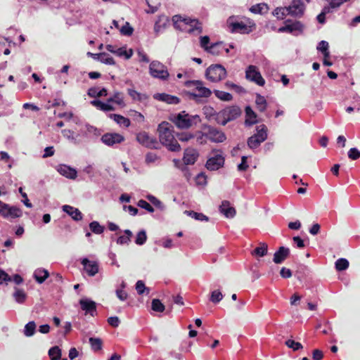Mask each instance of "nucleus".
I'll return each mask as SVG.
<instances>
[{"instance_id": "obj_40", "label": "nucleus", "mask_w": 360, "mask_h": 360, "mask_svg": "<svg viewBox=\"0 0 360 360\" xmlns=\"http://www.w3.org/2000/svg\"><path fill=\"white\" fill-rule=\"evenodd\" d=\"M349 263L347 259L340 258L335 262V269L339 271H344L349 267Z\"/></svg>"}, {"instance_id": "obj_42", "label": "nucleus", "mask_w": 360, "mask_h": 360, "mask_svg": "<svg viewBox=\"0 0 360 360\" xmlns=\"http://www.w3.org/2000/svg\"><path fill=\"white\" fill-rule=\"evenodd\" d=\"M328 43L326 41H321L317 46V49L322 52L323 54L324 58H328L329 57V51H328Z\"/></svg>"}, {"instance_id": "obj_57", "label": "nucleus", "mask_w": 360, "mask_h": 360, "mask_svg": "<svg viewBox=\"0 0 360 360\" xmlns=\"http://www.w3.org/2000/svg\"><path fill=\"white\" fill-rule=\"evenodd\" d=\"M138 206H139L141 208H143V209L146 210L149 212L152 213V212H154L153 207L148 202H147L146 200H140L138 202Z\"/></svg>"}, {"instance_id": "obj_17", "label": "nucleus", "mask_w": 360, "mask_h": 360, "mask_svg": "<svg viewBox=\"0 0 360 360\" xmlns=\"http://www.w3.org/2000/svg\"><path fill=\"white\" fill-rule=\"evenodd\" d=\"M101 140L105 144L108 146H112L115 143H120L123 141L124 137L119 134L108 133L102 136Z\"/></svg>"}, {"instance_id": "obj_23", "label": "nucleus", "mask_w": 360, "mask_h": 360, "mask_svg": "<svg viewBox=\"0 0 360 360\" xmlns=\"http://www.w3.org/2000/svg\"><path fill=\"white\" fill-rule=\"evenodd\" d=\"M154 98L157 100L166 102L169 104H177L179 102L178 97L167 94H157L154 96Z\"/></svg>"}, {"instance_id": "obj_20", "label": "nucleus", "mask_w": 360, "mask_h": 360, "mask_svg": "<svg viewBox=\"0 0 360 360\" xmlns=\"http://www.w3.org/2000/svg\"><path fill=\"white\" fill-rule=\"evenodd\" d=\"M220 212L224 214L227 218H233L236 211L233 207L230 206V202L227 200H224L219 207Z\"/></svg>"}, {"instance_id": "obj_15", "label": "nucleus", "mask_w": 360, "mask_h": 360, "mask_svg": "<svg viewBox=\"0 0 360 360\" xmlns=\"http://www.w3.org/2000/svg\"><path fill=\"white\" fill-rule=\"evenodd\" d=\"M287 8L290 15L301 16L304 13V5L301 0H293Z\"/></svg>"}, {"instance_id": "obj_36", "label": "nucleus", "mask_w": 360, "mask_h": 360, "mask_svg": "<svg viewBox=\"0 0 360 360\" xmlns=\"http://www.w3.org/2000/svg\"><path fill=\"white\" fill-rule=\"evenodd\" d=\"M35 330L36 323L33 321H30L25 326L24 334L27 337L32 336L35 333Z\"/></svg>"}, {"instance_id": "obj_39", "label": "nucleus", "mask_w": 360, "mask_h": 360, "mask_svg": "<svg viewBox=\"0 0 360 360\" xmlns=\"http://www.w3.org/2000/svg\"><path fill=\"white\" fill-rule=\"evenodd\" d=\"M195 137L196 138L197 143L200 145L206 144L208 140L205 131H196Z\"/></svg>"}, {"instance_id": "obj_29", "label": "nucleus", "mask_w": 360, "mask_h": 360, "mask_svg": "<svg viewBox=\"0 0 360 360\" xmlns=\"http://www.w3.org/2000/svg\"><path fill=\"white\" fill-rule=\"evenodd\" d=\"M255 103L259 112H264L267 107V102L264 96L257 94L256 95Z\"/></svg>"}, {"instance_id": "obj_7", "label": "nucleus", "mask_w": 360, "mask_h": 360, "mask_svg": "<svg viewBox=\"0 0 360 360\" xmlns=\"http://www.w3.org/2000/svg\"><path fill=\"white\" fill-rule=\"evenodd\" d=\"M181 22L185 25V27L184 29L181 28V30H184L188 33L196 35L202 32V23L198 19L181 17Z\"/></svg>"}, {"instance_id": "obj_56", "label": "nucleus", "mask_w": 360, "mask_h": 360, "mask_svg": "<svg viewBox=\"0 0 360 360\" xmlns=\"http://www.w3.org/2000/svg\"><path fill=\"white\" fill-rule=\"evenodd\" d=\"M133 28L130 26L129 22H126L124 25L120 29V32L122 34L130 36L133 33Z\"/></svg>"}, {"instance_id": "obj_2", "label": "nucleus", "mask_w": 360, "mask_h": 360, "mask_svg": "<svg viewBox=\"0 0 360 360\" xmlns=\"http://www.w3.org/2000/svg\"><path fill=\"white\" fill-rule=\"evenodd\" d=\"M242 110L238 105H230L222 109L216 115L215 122L220 125L225 126L228 122L239 117Z\"/></svg>"}, {"instance_id": "obj_60", "label": "nucleus", "mask_w": 360, "mask_h": 360, "mask_svg": "<svg viewBox=\"0 0 360 360\" xmlns=\"http://www.w3.org/2000/svg\"><path fill=\"white\" fill-rule=\"evenodd\" d=\"M195 137V134L188 131H183L181 130V142L188 141Z\"/></svg>"}, {"instance_id": "obj_53", "label": "nucleus", "mask_w": 360, "mask_h": 360, "mask_svg": "<svg viewBox=\"0 0 360 360\" xmlns=\"http://www.w3.org/2000/svg\"><path fill=\"white\" fill-rule=\"evenodd\" d=\"M146 233L145 231L142 230L137 233L135 242L137 245H141L146 241Z\"/></svg>"}, {"instance_id": "obj_12", "label": "nucleus", "mask_w": 360, "mask_h": 360, "mask_svg": "<svg viewBox=\"0 0 360 360\" xmlns=\"http://www.w3.org/2000/svg\"><path fill=\"white\" fill-rule=\"evenodd\" d=\"M0 214L4 217L17 218L22 215V211L17 207H11L3 202L0 207Z\"/></svg>"}, {"instance_id": "obj_13", "label": "nucleus", "mask_w": 360, "mask_h": 360, "mask_svg": "<svg viewBox=\"0 0 360 360\" xmlns=\"http://www.w3.org/2000/svg\"><path fill=\"white\" fill-rule=\"evenodd\" d=\"M224 157L221 154H216L207 160L205 167L210 171L217 170L224 166Z\"/></svg>"}, {"instance_id": "obj_63", "label": "nucleus", "mask_w": 360, "mask_h": 360, "mask_svg": "<svg viewBox=\"0 0 360 360\" xmlns=\"http://www.w3.org/2000/svg\"><path fill=\"white\" fill-rule=\"evenodd\" d=\"M312 358L314 360H321L323 358V352L319 349L313 350Z\"/></svg>"}, {"instance_id": "obj_59", "label": "nucleus", "mask_w": 360, "mask_h": 360, "mask_svg": "<svg viewBox=\"0 0 360 360\" xmlns=\"http://www.w3.org/2000/svg\"><path fill=\"white\" fill-rule=\"evenodd\" d=\"M210 44V37L208 36H204L200 37V46L205 51L208 50Z\"/></svg>"}, {"instance_id": "obj_64", "label": "nucleus", "mask_w": 360, "mask_h": 360, "mask_svg": "<svg viewBox=\"0 0 360 360\" xmlns=\"http://www.w3.org/2000/svg\"><path fill=\"white\" fill-rule=\"evenodd\" d=\"M108 323L112 327H117L120 323V319L117 316H111L108 319Z\"/></svg>"}, {"instance_id": "obj_55", "label": "nucleus", "mask_w": 360, "mask_h": 360, "mask_svg": "<svg viewBox=\"0 0 360 360\" xmlns=\"http://www.w3.org/2000/svg\"><path fill=\"white\" fill-rule=\"evenodd\" d=\"M348 157L352 160H356L360 158V150L356 148H352L348 151Z\"/></svg>"}, {"instance_id": "obj_27", "label": "nucleus", "mask_w": 360, "mask_h": 360, "mask_svg": "<svg viewBox=\"0 0 360 360\" xmlns=\"http://www.w3.org/2000/svg\"><path fill=\"white\" fill-rule=\"evenodd\" d=\"M49 274L44 269H38L34 273V278L39 283H42L49 277Z\"/></svg>"}, {"instance_id": "obj_14", "label": "nucleus", "mask_w": 360, "mask_h": 360, "mask_svg": "<svg viewBox=\"0 0 360 360\" xmlns=\"http://www.w3.org/2000/svg\"><path fill=\"white\" fill-rule=\"evenodd\" d=\"M137 141L147 148H158V143L154 138L150 137L146 132H141L136 136Z\"/></svg>"}, {"instance_id": "obj_25", "label": "nucleus", "mask_w": 360, "mask_h": 360, "mask_svg": "<svg viewBox=\"0 0 360 360\" xmlns=\"http://www.w3.org/2000/svg\"><path fill=\"white\" fill-rule=\"evenodd\" d=\"M63 210L70 215L75 221H80L82 219V213L77 208H74L70 205H64Z\"/></svg>"}, {"instance_id": "obj_48", "label": "nucleus", "mask_w": 360, "mask_h": 360, "mask_svg": "<svg viewBox=\"0 0 360 360\" xmlns=\"http://www.w3.org/2000/svg\"><path fill=\"white\" fill-rule=\"evenodd\" d=\"M90 229L96 234H101L104 231V227L101 226L98 221H92L89 224Z\"/></svg>"}, {"instance_id": "obj_26", "label": "nucleus", "mask_w": 360, "mask_h": 360, "mask_svg": "<svg viewBox=\"0 0 360 360\" xmlns=\"http://www.w3.org/2000/svg\"><path fill=\"white\" fill-rule=\"evenodd\" d=\"M58 172L71 179H75L77 177V171L68 166L62 165L58 169Z\"/></svg>"}, {"instance_id": "obj_52", "label": "nucleus", "mask_w": 360, "mask_h": 360, "mask_svg": "<svg viewBox=\"0 0 360 360\" xmlns=\"http://www.w3.org/2000/svg\"><path fill=\"white\" fill-rule=\"evenodd\" d=\"M223 298V295L219 290H216L212 292L210 301L214 304L219 303Z\"/></svg>"}, {"instance_id": "obj_34", "label": "nucleus", "mask_w": 360, "mask_h": 360, "mask_svg": "<svg viewBox=\"0 0 360 360\" xmlns=\"http://www.w3.org/2000/svg\"><path fill=\"white\" fill-rule=\"evenodd\" d=\"M214 94L215 96L223 101H230L233 99L231 94L220 90H214Z\"/></svg>"}, {"instance_id": "obj_22", "label": "nucleus", "mask_w": 360, "mask_h": 360, "mask_svg": "<svg viewBox=\"0 0 360 360\" xmlns=\"http://www.w3.org/2000/svg\"><path fill=\"white\" fill-rule=\"evenodd\" d=\"M245 125L252 126L258 122V120H257V115L252 110V109L250 106H249V105L246 106L245 109Z\"/></svg>"}, {"instance_id": "obj_21", "label": "nucleus", "mask_w": 360, "mask_h": 360, "mask_svg": "<svg viewBox=\"0 0 360 360\" xmlns=\"http://www.w3.org/2000/svg\"><path fill=\"white\" fill-rule=\"evenodd\" d=\"M302 24L299 21H296L290 24H286L285 26L281 27L278 29V32L292 33L295 31L301 32L302 30Z\"/></svg>"}, {"instance_id": "obj_8", "label": "nucleus", "mask_w": 360, "mask_h": 360, "mask_svg": "<svg viewBox=\"0 0 360 360\" xmlns=\"http://www.w3.org/2000/svg\"><path fill=\"white\" fill-rule=\"evenodd\" d=\"M149 70L150 75L153 77L166 79L169 77L166 67L159 61H152L150 64Z\"/></svg>"}, {"instance_id": "obj_58", "label": "nucleus", "mask_w": 360, "mask_h": 360, "mask_svg": "<svg viewBox=\"0 0 360 360\" xmlns=\"http://www.w3.org/2000/svg\"><path fill=\"white\" fill-rule=\"evenodd\" d=\"M247 160V156H242L241 162L238 165V169L239 171H246L248 169L249 165H248Z\"/></svg>"}, {"instance_id": "obj_43", "label": "nucleus", "mask_w": 360, "mask_h": 360, "mask_svg": "<svg viewBox=\"0 0 360 360\" xmlns=\"http://www.w3.org/2000/svg\"><path fill=\"white\" fill-rule=\"evenodd\" d=\"M115 54L118 56H124L126 59H129L133 55L131 49L127 51L124 47L116 49Z\"/></svg>"}, {"instance_id": "obj_4", "label": "nucleus", "mask_w": 360, "mask_h": 360, "mask_svg": "<svg viewBox=\"0 0 360 360\" xmlns=\"http://www.w3.org/2000/svg\"><path fill=\"white\" fill-rule=\"evenodd\" d=\"M268 129L265 124H260L256 127V133L247 140L248 146L252 149L257 148L262 143L266 140Z\"/></svg>"}, {"instance_id": "obj_51", "label": "nucleus", "mask_w": 360, "mask_h": 360, "mask_svg": "<svg viewBox=\"0 0 360 360\" xmlns=\"http://www.w3.org/2000/svg\"><path fill=\"white\" fill-rule=\"evenodd\" d=\"M152 309L155 311L162 312L165 310L164 304L158 299L152 300Z\"/></svg>"}, {"instance_id": "obj_33", "label": "nucleus", "mask_w": 360, "mask_h": 360, "mask_svg": "<svg viewBox=\"0 0 360 360\" xmlns=\"http://www.w3.org/2000/svg\"><path fill=\"white\" fill-rule=\"evenodd\" d=\"M184 213L192 218H194L195 219H196L198 221H207L209 220V218L202 213H199V212H196L194 211H188V210L184 211Z\"/></svg>"}, {"instance_id": "obj_37", "label": "nucleus", "mask_w": 360, "mask_h": 360, "mask_svg": "<svg viewBox=\"0 0 360 360\" xmlns=\"http://www.w3.org/2000/svg\"><path fill=\"white\" fill-rule=\"evenodd\" d=\"M89 343L91 345V349L95 352L100 351L102 349L103 342L101 338H90Z\"/></svg>"}, {"instance_id": "obj_41", "label": "nucleus", "mask_w": 360, "mask_h": 360, "mask_svg": "<svg viewBox=\"0 0 360 360\" xmlns=\"http://www.w3.org/2000/svg\"><path fill=\"white\" fill-rule=\"evenodd\" d=\"M273 15L276 16L278 19L282 20L287 15H289V12L288 11L287 7H280L276 8L273 11Z\"/></svg>"}, {"instance_id": "obj_1", "label": "nucleus", "mask_w": 360, "mask_h": 360, "mask_svg": "<svg viewBox=\"0 0 360 360\" xmlns=\"http://www.w3.org/2000/svg\"><path fill=\"white\" fill-rule=\"evenodd\" d=\"M171 124L167 122H162L159 124L158 131L160 142L166 146L171 151H177L179 148L178 141L175 139Z\"/></svg>"}, {"instance_id": "obj_24", "label": "nucleus", "mask_w": 360, "mask_h": 360, "mask_svg": "<svg viewBox=\"0 0 360 360\" xmlns=\"http://www.w3.org/2000/svg\"><path fill=\"white\" fill-rule=\"evenodd\" d=\"M79 304L81 305L82 309L86 311V312L91 314L96 309V302L92 300L88 299H82L79 300Z\"/></svg>"}, {"instance_id": "obj_5", "label": "nucleus", "mask_w": 360, "mask_h": 360, "mask_svg": "<svg viewBox=\"0 0 360 360\" xmlns=\"http://www.w3.org/2000/svg\"><path fill=\"white\" fill-rule=\"evenodd\" d=\"M226 77V70L219 64L211 65L205 71V77L212 82H218Z\"/></svg>"}, {"instance_id": "obj_50", "label": "nucleus", "mask_w": 360, "mask_h": 360, "mask_svg": "<svg viewBox=\"0 0 360 360\" xmlns=\"http://www.w3.org/2000/svg\"><path fill=\"white\" fill-rule=\"evenodd\" d=\"M204 114L205 115V117L210 120L212 118H213L215 120L216 115L217 112L214 110L213 108L210 106H206L203 108Z\"/></svg>"}, {"instance_id": "obj_49", "label": "nucleus", "mask_w": 360, "mask_h": 360, "mask_svg": "<svg viewBox=\"0 0 360 360\" xmlns=\"http://www.w3.org/2000/svg\"><path fill=\"white\" fill-rule=\"evenodd\" d=\"M285 344L288 347L292 349L293 351H297L303 348V346L300 342H295L290 339L286 340Z\"/></svg>"}, {"instance_id": "obj_3", "label": "nucleus", "mask_w": 360, "mask_h": 360, "mask_svg": "<svg viewBox=\"0 0 360 360\" xmlns=\"http://www.w3.org/2000/svg\"><path fill=\"white\" fill-rule=\"evenodd\" d=\"M185 86L192 88L198 91V94L189 91H184V94L188 95L191 98L198 101V98H209L212 95V91L204 86V83L201 80H187L184 82Z\"/></svg>"}, {"instance_id": "obj_31", "label": "nucleus", "mask_w": 360, "mask_h": 360, "mask_svg": "<svg viewBox=\"0 0 360 360\" xmlns=\"http://www.w3.org/2000/svg\"><path fill=\"white\" fill-rule=\"evenodd\" d=\"M267 244L264 243H260L259 245L252 252V255H255L259 257H264L267 254Z\"/></svg>"}, {"instance_id": "obj_16", "label": "nucleus", "mask_w": 360, "mask_h": 360, "mask_svg": "<svg viewBox=\"0 0 360 360\" xmlns=\"http://www.w3.org/2000/svg\"><path fill=\"white\" fill-rule=\"evenodd\" d=\"M199 157L198 151L193 148L184 150L183 160L185 165H193Z\"/></svg>"}, {"instance_id": "obj_9", "label": "nucleus", "mask_w": 360, "mask_h": 360, "mask_svg": "<svg viewBox=\"0 0 360 360\" xmlns=\"http://www.w3.org/2000/svg\"><path fill=\"white\" fill-rule=\"evenodd\" d=\"M201 122L198 115H190L181 111V130L188 129L197 126Z\"/></svg>"}, {"instance_id": "obj_10", "label": "nucleus", "mask_w": 360, "mask_h": 360, "mask_svg": "<svg viewBox=\"0 0 360 360\" xmlns=\"http://www.w3.org/2000/svg\"><path fill=\"white\" fill-rule=\"evenodd\" d=\"M227 24L232 33L248 34L251 32V29L244 22L234 21L233 17H230L228 19Z\"/></svg>"}, {"instance_id": "obj_54", "label": "nucleus", "mask_w": 360, "mask_h": 360, "mask_svg": "<svg viewBox=\"0 0 360 360\" xmlns=\"http://www.w3.org/2000/svg\"><path fill=\"white\" fill-rule=\"evenodd\" d=\"M136 289L139 295H142L145 291L149 293V288L145 286L144 283L142 281H138L136 284Z\"/></svg>"}, {"instance_id": "obj_18", "label": "nucleus", "mask_w": 360, "mask_h": 360, "mask_svg": "<svg viewBox=\"0 0 360 360\" xmlns=\"http://www.w3.org/2000/svg\"><path fill=\"white\" fill-rule=\"evenodd\" d=\"M290 249L284 246L280 247L274 255L273 261L276 264H281L290 255Z\"/></svg>"}, {"instance_id": "obj_32", "label": "nucleus", "mask_w": 360, "mask_h": 360, "mask_svg": "<svg viewBox=\"0 0 360 360\" xmlns=\"http://www.w3.org/2000/svg\"><path fill=\"white\" fill-rule=\"evenodd\" d=\"M61 354V349L58 346H54L49 350V356L51 360H60Z\"/></svg>"}, {"instance_id": "obj_44", "label": "nucleus", "mask_w": 360, "mask_h": 360, "mask_svg": "<svg viewBox=\"0 0 360 360\" xmlns=\"http://www.w3.org/2000/svg\"><path fill=\"white\" fill-rule=\"evenodd\" d=\"M88 95L90 97H101L103 96L107 95V90L105 88H103L99 91H97L96 88H91L88 91Z\"/></svg>"}, {"instance_id": "obj_28", "label": "nucleus", "mask_w": 360, "mask_h": 360, "mask_svg": "<svg viewBox=\"0 0 360 360\" xmlns=\"http://www.w3.org/2000/svg\"><path fill=\"white\" fill-rule=\"evenodd\" d=\"M223 50L224 46L222 42H217L212 44L206 51L214 56H219L222 53Z\"/></svg>"}, {"instance_id": "obj_11", "label": "nucleus", "mask_w": 360, "mask_h": 360, "mask_svg": "<svg viewBox=\"0 0 360 360\" xmlns=\"http://www.w3.org/2000/svg\"><path fill=\"white\" fill-rule=\"evenodd\" d=\"M245 74L247 79L254 82L257 85L261 86L264 85L265 80L255 66L250 65L248 68Z\"/></svg>"}, {"instance_id": "obj_62", "label": "nucleus", "mask_w": 360, "mask_h": 360, "mask_svg": "<svg viewBox=\"0 0 360 360\" xmlns=\"http://www.w3.org/2000/svg\"><path fill=\"white\" fill-rule=\"evenodd\" d=\"M196 184L198 185H205L207 183L206 181V176L204 173H200L197 175L196 179Z\"/></svg>"}, {"instance_id": "obj_46", "label": "nucleus", "mask_w": 360, "mask_h": 360, "mask_svg": "<svg viewBox=\"0 0 360 360\" xmlns=\"http://www.w3.org/2000/svg\"><path fill=\"white\" fill-rule=\"evenodd\" d=\"M13 297L18 303H23L26 300L27 295L22 290L16 289L13 294Z\"/></svg>"}, {"instance_id": "obj_6", "label": "nucleus", "mask_w": 360, "mask_h": 360, "mask_svg": "<svg viewBox=\"0 0 360 360\" xmlns=\"http://www.w3.org/2000/svg\"><path fill=\"white\" fill-rule=\"evenodd\" d=\"M202 129L205 131L208 140L212 143H223L226 139V134L213 126L204 124Z\"/></svg>"}, {"instance_id": "obj_38", "label": "nucleus", "mask_w": 360, "mask_h": 360, "mask_svg": "<svg viewBox=\"0 0 360 360\" xmlns=\"http://www.w3.org/2000/svg\"><path fill=\"white\" fill-rule=\"evenodd\" d=\"M268 10V6L266 4H258L251 6L250 11L253 13L262 14L266 12Z\"/></svg>"}, {"instance_id": "obj_19", "label": "nucleus", "mask_w": 360, "mask_h": 360, "mask_svg": "<svg viewBox=\"0 0 360 360\" xmlns=\"http://www.w3.org/2000/svg\"><path fill=\"white\" fill-rule=\"evenodd\" d=\"M82 264L89 276H94L98 272V264L96 262H90L87 258H84Z\"/></svg>"}, {"instance_id": "obj_35", "label": "nucleus", "mask_w": 360, "mask_h": 360, "mask_svg": "<svg viewBox=\"0 0 360 360\" xmlns=\"http://www.w3.org/2000/svg\"><path fill=\"white\" fill-rule=\"evenodd\" d=\"M110 117L112 118L117 123L120 124H123L125 127H129L130 125V121L128 118H126L122 115L117 114H110Z\"/></svg>"}, {"instance_id": "obj_45", "label": "nucleus", "mask_w": 360, "mask_h": 360, "mask_svg": "<svg viewBox=\"0 0 360 360\" xmlns=\"http://www.w3.org/2000/svg\"><path fill=\"white\" fill-rule=\"evenodd\" d=\"M169 22L168 18L164 15L160 16L158 20L155 25V31L158 32L162 27H164L167 22Z\"/></svg>"}, {"instance_id": "obj_47", "label": "nucleus", "mask_w": 360, "mask_h": 360, "mask_svg": "<svg viewBox=\"0 0 360 360\" xmlns=\"http://www.w3.org/2000/svg\"><path fill=\"white\" fill-rule=\"evenodd\" d=\"M101 63L107 65H115L114 59L106 53H101L99 60Z\"/></svg>"}, {"instance_id": "obj_30", "label": "nucleus", "mask_w": 360, "mask_h": 360, "mask_svg": "<svg viewBox=\"0 0 360 360\" xmlns=\"http://www.w3.org/2000/svg\"><path fill=\"white\" fill-rule=\"evenodd\" d=\"M91 103L93 105H94L97 108H99L103 111L108 112V111H112L115 110V108L112 105H111L108 103H103L102 101H101L99 100H94Z\"/></svg>"}, {"instance_id": "obj_61", "label": "nucleus", "mask_w": 360, "mask_h": 360, "mask_svg": "<svg viewBox=\"0 0 360 360\" xmlns=\"http://www.w3.org/2000/svg\"><path fill=\"white\" fill-rule=\"evenodd\" d=\"M280 275L283 278H288L292 276V271L289 269L282 267L280 271Z\"/></svg>"}]
</instances>
